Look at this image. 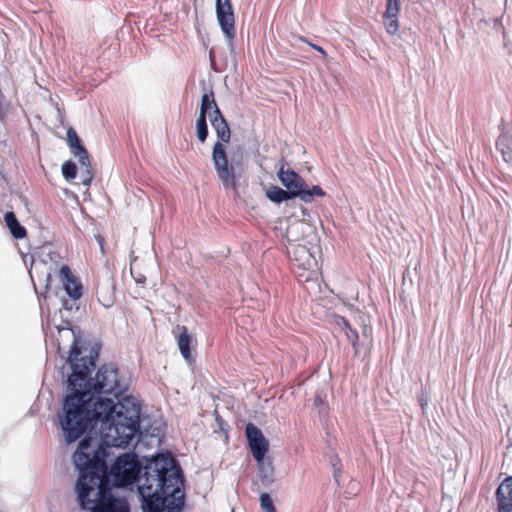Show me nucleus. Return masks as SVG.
<instances>
[{
    "instance_id": "4be33fe9",
    "label": "nucleus",
    "mask_w": 512,
    "mask_h": 512,
    "mask_svg": "<svg viewBox=\"0 0 512 512\" xmlns=\"http://www.w3.org/2000/svg\"><path fill=\"white\" fill-rule=\"evenodd\" d=\"M298 40L303 42V43H306L308 44L311 48H313L314 50L318 51L319 53H321V55L323 57H326L327 56V52L319 45H316L312 42H310L309 40H307L304 36H298Z\"/></svg>"
},
{
    "instance_id": "6ab92c4d",
    "label": "nucleus",
    "mask_w": 512,
    "mask_h": 512,
    "mask_svg": "<svg viewBox=\"0 0 512 512\" xmlns=\"http://www.w3.org/2000/svg\"><path fill=\"white\" fill-rule=\"evenodd\" d=\"M207 116L199 114L196 121V134L201 143H204L208 137Z\"/></svg>"
},
{
    "instance_id": "9d476101",
    "label": "nucleus",
    "mask_w": 512,
    "mask_h": 512,
    "mask_svg": "<svg viewBox=\"0 0 512 512\" xmlns=\"http://www.w3.org/2000/svg\"><path fill=\"white\" fill-rule=\"evenodd\" d=\"M59 279L67 295L74 301L83 295V285L71 271L70 267L63 265L59 271Z\"/></svg>"
},
{
    "instance_id": "aec40b11",
    "label": "nucleus",
    "mask_w": 512,
    "mask_h": 512,
    "mask_svg": "<svg viewBox=\"0 0 512 512\" xmlns=\"http://www.w3.org/2000/svg\"><path fill=\"white\" fill-rule=\"evenodd\" d=\"M62 174L67 181L75 179L77 175L76 164L71 160L65 161L62 165Z\"/></svg>"
},
{
    "instance_id": "f3484780",
    "label": "nucleus",
    "mask_w": 512,
    "mask_h": 512,
    "mask_svg": "<svg viewBox=\"0 0 512 512\" xmlns=\"http://www.w3.org/2000/svg\"><path fill=\"white\" fill-rule=\"evenodd\" d=\"M296 194L297 193L288 191L287 189L284 190L276 185H272L266 190V197L274 203H281L296 198Z\"/></svg>"
},
{
    "instance_id": "9b49d317",
    "label": "nucleus",
    "mask_w": 512,
    "mask_h": 512,
    "mask_svg": "<svg viewBox=\"0 0 512 512\" xmlns=\"http://www.w3.org/2000/svg\"><path fill=\"white\" fill-rule=\"evenodd\" d=\"M400 10V0H386V10L382 18L385 30L389 35H396L399 31L398 15Z\"/></svg>"
},
{
    "instance_id": "4468645a",
    "label": "nucleus",
    "mask_w": 512,
    "mask_h": 512,
    "mask_svg": "<svg viewBox=\"0 0 512 512\" xmlns=\"http://www.w3.org/2000/svg\"><path fill=\"white\" fill-rule=\"evenodd\" d=\"M332 322L335 325H337L345 333L348 341L351 343V345L354 349L355 354H357L359 352V347H358L359 335H358V332L351 327L349 320L343 316L334 314L332 316Z\"/></svg>"
},
{
    "instance_id": "dca6fc26",
    "label": "nucleus",
    "mask_w": 512,
    "mask_h": 512,
    "mask_svg": "<svg viewBox=\"0 0 512 512\" xmlns=\"http://www.w3.org/2000/svg\"><path fill=\"white\" fill-rule=\"evenodd\" d=\"M4 220L14 238L22 239L26 236V229L19 223L14 212H6Z\"/></svg>"
},
{
    "instance_id": "0eeeda50",
    "label": "nucleus",
    "mask_w": 512,
    "mask_h": 512,
    "mask_svg": "<svg viewBox=\"0 0 512 512\" xmlns=\"http://www.w3.org/2000/svg\"><path fill=\"white\" fill-rule=\"evenodd\" d=\"M216 16L226 39L232 43L236 37L235 15L230 0H216Z\"/></svg>"
},
{
    "instance_id": "423d86ee",
    "label": "nucleus",
    "mask_w": 512,
    "mask_h": 512,
    "mask_svg": "<svg viewBox=\"0 0 512 512\" xmlns=\"http://www.w3.org/2000/svg\"><path fill=\"white\" fill-rule=\"evenodd\" d=\"M67 144L70 148L71 153L78 157L79 164L81 166V178L82 183L85 186H89L93 179V168L90 162L89 154L87 149L82 145L77 132L69 127L67 129Z\"/></svg>"
},
{
    "instance_id": "1a4fd4ad",
    "label": "nucleus",
    "mask_w": 512,
    "mask_h": 512,
    "mask_svg": "<svg viewBox=\"0 0 512 512\" xmlns=\"http://www.w3.org/2000/svg\"><path fill=\"white\" fill-rule=\"evenodd\" d=\"M116 284L111 274H106L98 279L96 285V297L98 302L105 308L113 306L116 300Z\"/></svg>"
},
{
    "instance_id": "6e6552de",
    "label": "nucleus",
    "mask_w": 512,
    "mask_h": 512,
    "mask_svg": "<svg viewBox=\"0 0 512 512\" xmlns=\"http://www.w3.org/2000/svg\"><path fill=\"white\" fill-rule=\"evenodd\" d=\"M245 434L254 459L258 463L262 462L269 449V443L262 431L253 423H248Z\"/></svg>"
},
{
    "instance_id": "412c9836",
    "label": "nucleus",
    "mask_w": 512,
    "mask_h": 512,
    "mask_svg": "<svg viewBox=\"0 0 512 512\" xmlns=\"http://www.w3.org/2000/svg\"><path fill=\"white\" fill-rule=\"evenodd\" d=\"M260 505L265 512H276L272 498L268 493H262L260 496Z\"/></svg>"
},
{
    "instance_id": "ddd939ff",
    "label": "nucleus",
    "mask_w": 512,
    "mask_h": 512,
    "mask_svg": "<svg viewBox=\"0 0 512 512\" xmlns=\"http://www.w3.org/2000/svg\"><path fill=\"white\" fill-rule=\"evenodd\" d=\"M210 122L218 137L217 142L222 143L224 146L229 143L231 130L220 109H217L210 115Z\"/></svg>"
},
{
    "instance_id": "7ed1b4c3",
    "label": "nucleus",
    "mask_w": 512,
    "mask_h": 512,
    "mask_svg": "<svg viewBox=\"0 0 512 512\" xmlns=\"http://www.w3.org/2000/svg\"><path fill=\"white\" fill-rule=\"evenodd\" d=\"M304 225L296 223L289 225L286 230L287 255L290 260L291 269L299 282L306 283L317 279L319 268L318 262L306 244L299 243L296 237L298 232L303 231Z\"/></svg>"
},
{
    "instance_id": "393cba45",
    "label": "nucleus",
    "mask_w": 512,
    "mask_h": 512,
    "mask_svg": "<svg viewBox=\"0 0 512 512\" xmlns=\"http://www.w3.org/2000/svg\"><path fill=\"white\" fill-rule=\"evenodd\" d=\"M367 332V326L364 327L363 333L365 334Z\"/></svg>"
},
{
    "instance_id": "f257e3e1",
    "label": "nucleus",
    "mask_w": 512,
    "mask_h": 512,
    "mask_svg": "<svg viewBox=\"0 0 512 512\" xmlns=\"http://www.w3.org/2000/svg\"><path fill=\"white\" fill-rule=\"evenodd\" d=\"M81 354L74 342L68 356L72 373L58 415L63 437L71 444L100 422L103 445L127 447L139 432L141 407L130 397L119 399L124 389L116 367L104 364L91 378L96 357Z\"/></svg>"
},
{
    "instance_id": "f8f14e48",
    "label": "nucleus",
    "mask_w": 512,
    "mask_h": 512,
    "mask_svg": "<svg viewBox=\"0 0 512 512\" xmlns=\"http://www.w3.org/2000/svg\"><path fill=\"white\" fill-rule=\"evenodd\" d=\"M498 512H512V476L506 477L496 490Z\"/></svg>"
},
{
    "instance_id": "f03ea898",
    "label": "nucleus",
    "mask_w": 512,
    "mask_h": 512,
    "mask_svg": "<svg viewBox=\"0 0 512 512\" xmlns=\"http://www.w3.org/2000/svg\"><path fill=\"white\" fill-rule=\"evenodd\" d=\"M73 462L79 470L76 483L79 504L91 512H129L124 499L112 495V484L124 487L138 482L144 512H180L184 505L183 476L172 462L165 459L142 467L135 453L117 457L110 472L103 458L92 445V439L83 438L73 454Z\"/></svg>"
},
{
    "instance_id": "20e7f679",
    "label": "nucleus",
    "mask_w": 512,
    "mask_h": 512,
    "mask_svg": "<svg viewBox=\"0 0 512 512\" xmlns=\"http://www.w3.org/2000/svg\"><path fill=\"white\" fill-rule=\"evenodd\" d=\"M212 162L223 187L238 194L239 179L244 172L242 157L233 156L229 160L226 147L220 142H215L212 148Z\"/></svg>"
},
{
    "instance_id": "b1692460",
    "label": "nucleus",
    "mask_w": 512,
    "mask_h": 512,
    "mask_svg": "<svg viewBox=\"0 0 512 512\" xmlns=\"http://www.w3.org/2000/svg\"><path fill=\"white\" fill-rule=\"evenodd\" d=\"M421 406H422V408H425V406H426L425 400H421Z\"/></svg>"
},
{
    "instance_id": "39448f33",
    "label": "nucleus",
    "mask_w": 512,
    "mask_h": 512,
    "mask_svg": "<svg viewBox=\"0 0 512 512\" xmlns=\"http://www.w3.org/2000/svg\"><path fill=\"white\" fill-rule=\"evenodd\" d=\"M281 184L288 190L296 194L304 202H312L314 197H324L325 191L320 186L309 188L305 180L294 170L287 168L282 164L277 172Z\"/></svg>"
},
{
    "instance_id": "5701e85b",
    "label": "nucleus",
    "mask_w": 512,
    "mask_h": 512,
    "mask_svg": "<svg viewBox=\"0 0 512 512\" xmlns=\"http://www.w3.org/2000/svg\"><path fill=\"white\" fill-rule=\"evenodd\" d=\"M353 318H354V320H356L358 318L362 323H364V321H365V315L362 314L358 310L353 312Z\"/></svg>"
},
{
    "instance_id": "2eb2a0df",
    "label": "nucleus",
    "mask_w": 512,
    "mask_h": 512,
    "mask_svg": "<svg viewBox=\"0 0 512 512\" xmlns=\"http://www.w3.org/2000/svg\"><path fill=\"white\" fill-rule=\"evenodd\" d=\"M179 331V335L177 336V345L182 357L188 361H192V354L190 345L192 342V337L188 333V329L186 326H177Z\"/></svg>"
},
{
    "instance_id": "a211bd4d",
    "label": "nucleus",
    "mask_w": 512,
    "mask_h": 512,
    "mask_svg": "<svg viewBox=\"0 0 512 512\" xmlns=\"http://www.w3.org/2000/svg\"><path fill=\"white\" fill-rule=\"evenodd\" d=\"M217 109H219V107L215 101L213 91H210L209 93H204L201 97L199 114L210 116Z\"/></svg>"
}]
</instances>
